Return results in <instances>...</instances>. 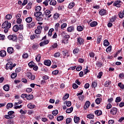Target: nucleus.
Returning <instances> with one entry per match:
<instances>
[{
    "instance_id": "20e7f679",
    "label": "nucleus",
    "mask_w": 124,
    "mask_h": 124,
    "mask_svg": "<svg viewBox=\"0 0 124 124\" xmlns=\"http://www.w3.org/2000/svg\"><path fill=\"white\" fill-rule=\"evenodd\" d=\"M70 38V36L69 35H65L62 38V43H64V44H67V43H68V40Z\"/></svg>"
},
{
    "instance_id": "f257e3e1",
    "label": "nucleus",
    "mask_w": 124,
    "mask_h": 124,
    "mask_svg": "<svg viewBox=\"0 0 124 124\" xmlns=\"http://www.w3.org/2000/svg\"><path fill=\"white\" fill-rule=\"evenodd\" d=\"M2 29H5L4 31L5 33H7L8 32V29L11 28V23L9 22L8 21H5L3 23H2Z\"/></svg>"
},
{
    "instance_id": "c756f323",
    "label": "nucleus",
    "mask_w": 124,
    "mask_h": 124,
    "mask_svg": "<svg viewBox=\"0 0 124 124\" xmlns=\"http://www.w3.org/2000/svg\"><path fill=\"white\" fill-rule=\"evenodd\" d=\"M96 65L97 67H101L103 65V63L101 62L97 61L96 62Z\"/></svg>"
},
{
    "instance_id": "3c124183",
    "label": "nucleus",
    "mask_w": 124,
    "mask_h": 124,
    "mask_svg": "<svg viewBox=\"0 0 124 124\" xmlns=\"http://www.w3.org/2000/svg\"><path fill=\"white\" fill-rule=\"evenodd\" d=\"M71 122H72V119H71V118H68L66 119V124H70V123H71Z\"/></svg>"
},
{
    "instance_id": "0e129e2a",
    "label": "nucleus",
    "mask_w": 124,
    "mask_h": 124,
    "mask_svg": "<svg viewBox=\"0 0 124 124\" xmlns=\"http://www.w3.org/2000/svg\"><path fill=\"white\" fill-rule=\"evenodd\" d=\"M35 10L36 12H39L41 10V7L40 6H37L35 7Z\"/></svg>"
},
{
    "instance_id": "dca6fc26",
    "label": "nucleus",
    "mask_w": 124,
    "mask_h": 124,
    "mask_svg": "<svg viewBox=\"0 0 124 124\" xmlns=\"http://www.w3.org/2000/svg\"><path fill=\"white\" fill-rule=\"evenodd\" d=\"M0 56L1 58H4L6 56V51L3 50L0 51Z\"/></svg>"
},
{
    "instance_id": "49530a36",
    "label": "nucleus",
    "mask_w": 124,
    "mask_h": 124,
    "mask_svg": "<svg viewBox=\"0 0 124 124\" xmlns=\"http://www.w3.org/2000/svg\"><path fill=\"white\" fill-rule=\"evenodd\" d=\"M122 101V98L121 97H117L115 99V102L118 103V102H121Z\"/></svg>"
},
{
    "instance_id": "2eb2a0df",
    "label": "nucleus",
    "mask_w": 124,
    "mask_h": 124,
    "mask_svg": "<svg viewBox=\"0 0 124 124\" xmlns=\"http://www.w3.org/2000/svg\"><path fill=\"white\" fill-rule=\"evenodd\" d=\"M7 52L9 54H13L14 53V48L12 47H9L7 48Z\"/></svg>"
},
{
    "instance_id": "774afa93",
    "label": "nucleus",
    "mask_w": 124,
    "mask_h": 124,
    "mask_svg": "<svg viewBox=\"0 0 124 124\" xmlns=\"http://www.w3.org/2000/svg\"><path fill=\"white\" fill-rule=\"evenodd\" d=\"M49 78H50V77H49V76H48L47 75H45L42 77V78L44 80H48V79H49Z\"/></svg>"
},
{
    "instance_id": "680f3d73",
    "label": "nucleus",
    "mask_w": 124,
    "mask_h": 124,
    "mask_svg": "<svg viewBox=\"0 0 124 124\" xmlns=\"http://www.w3.org/2000/svg\"><path fill=\"white\" fill-rule=\"evenodd\" d=\"M111 51H112V46H109L107 48L106 52H111Z\"/></svg>"
},
{
    "instance_id": "a18cd8bd",
    "label": "nucleus",
    "mask_w": 124,
    "mask_h": 124,
    "mask_svg": "<svg viewBox=\"0 0 124 124\" xmlns=\"http://www.w3.org/2000/svg\"><path fill=\"white\" fill-rule=\"evenodd\" d=\"M116 18H117V16H112L110 19V22H111V23H114V22H115V21H116Z\"/></svg>"
},
{
    "instance_id": "bb28decb",
    "label": "nucleus",
    "mask_w": 124,
    "mask_h": 124,
    "mask_svg": "<svg viewBox=\"0 0 124 124\" xmlns=\"http://www.w3.org/2000/svg\"><path fill=\"white\" fill-rule=\"evenodd\" d=\"M112 84V82L110 80H107L105 82L104 87H109V85Z\"/></svg>"
},
{
    "instance_id": "ea45409f",
    "label": "nucleus",
    "mask_w": 124,
    "mask_h": 124,
    "mask_svg": "<svg viewBox=\"0 0 124 124\" xmlns=\"http://www.w3.org/2000/svg\"><path fill=\"white\" fill-rule=\"evenodd\" d=\"M33 95L32 94H29V95H27V99L28 100H31V99H33Z\"/></svg>"
},
{
    "instance_id": "58836bf2",
    "label": "nucleus",
    "mask_w": 124,
    "mask_h": 124,
    "mask_svg": "<svg viewBox=\"0 0 124 124\" xmlns=\"http://www.w3.org/2000/svg\"><path fill=\"white\" fill-rule=\"evenodd\" d=\"M109 45H110V43H109L108 40H105L104 41V46L107 47V46H109Z\"/></svg>"
},
{
    "instance_id": "a19ab883",
    "label": "nucleus",
    "mask_w": 124,
    "mask_h": 124,
    "mask_svg": "<svg viewBox=\"0 0 124 124\" xmlns=\"http://www.w3.org/2000/svg\"><path fill=\"white\" fill-rule=\"evenodd\" d=\"M83 30H84L83 27L80 25L78 26L77 28V30L78 31H82Z\"/></svg>"
},
{
    "instance_id": "f704fd0d",
    "label": "nucleus",
    "mask_w": 124,
    "mask_h": 124,
    "mask_svg": "<svg viewBox=\"0 0 124 124\" xmlns=\"http://www.w3.org/2000/svg\"><path fill=\"white\" fill-rule=\"evenodd\" d=\"M49 4L50 5H53V6H55V5L57 4V1L56 0H51L50 1Z\"/></svg>"
},
{
    "instance_id": "6e6552de",
    "label": "nucleus",
    "mask_w": 124,
    "mask_h": 124,
    "mask_svg": "<svg viewBox=\"0 0 124 124\" xmlns=\"http://www.w3.org/2000/svg\"><path fill=\"white\" fill-rule=\"evenodd\" d=\"M99 14H100L101 16H104V15H107V14H108V11L105 9H102L99 12Z\"/></svg>"
},
{
    "instance_id": "39448f33",
    "label": "nucleus",
    "mask_w": 124,
    "mask_h": 124,
    "mask_svg": "<svg viewBox=\"0 0 124 124\" xmlns=\"http://www.w3.org/2000/svg\"><path fill=\"white\" fill-rule=\"evenodd\" d=\"M77 45H78L79 46H81V45H84V40L80 37H79L77 38Z\"/></svg>"
},
{
    "instance_id": "603ef678",
    "label": "nucleus",
    "mask_w": 124,
    "mask_h": 124,
    "mask_svg": "<svg viewBox=\"0 0 124 124\" xmlns=\"http://www.w3.org/2000/svg\"><path fill=\"white\" fill-rule=\"evenodd\" d=\"M79 51H80V49L79 48H76L73 50V54H78Z\"/></svg>"
},
{
    "instance_id": "aec40b11",
    "label": "nucleus",
    "mask_w": 124,
    "mask_h": 124,
    "mask_svg": "<svg viewBox=\"0 0 124 124\" xmlns=\"http://www.w3.org/2000/svg\"><path fill=\"white\" fill-rule=\"evenodd\" d=\"M25 21L30 24V23H31V22H32V17L31 16L28 17L26 18Z\"/></svg>"
},
{
    "instance_id": "4c0bfd02",
    "label": "nucleus",
    "mask_w": 124,
    "mask_h": 124,
    "mask_svg": "<svg viewBox=\"0 0 124 124\" xmlns=\"http://www.w3.org/2000/svg\"><path fill=\"white\" fill-rule=\"evenodd\" d=\"M31 5H32V3H31V2H29L26 6L27 9H31Z\"/></svg>"
},
{
    "instance_id": "a211bd4d",
    "label": "nucleus",
    "mask_w": 124,
    "mask_h": 124,
    "mask_svg": "<svg viewBox=\"0 0 124 124\" xmlns=\"http://www.w3.org/2000/svg\"><path fill=\"white\" fill-rule=\"evenodd\" d=\"M51 61L49 60H45L44 62L45 65H47V66H50V65H51Z\"/></svg>"
},
{
    "instance_id": "f03ea898",
    "label": "nucleus",
    "mask_w": 124,
    "mask_h": 124,
    "mask_svg": "<svg viewBox=\"0 0 124 124\" xmlns=\"http://www.w3.org/2000/svg\"><path fill=\"white\" fill-rule=\"evenodd\" d=\"M8 39L9 40H12V41L17 42L18 40V37L16 34L9 35L8 36Z\"/></svg>"
},
{
    "instance_id": "5701e85b",
    "label": "nucleus",
    "mask_w": 124,
    "mask_h": 124,
    "mask_svg": "<svg viewBox=\"0 0 124 124\" xmlns=\"http://www.w3.org/2000/svg\"><path fill=\"white\" fill-rule=\"evenodd\" d=\"M13 30L15 32H17L19 31V26L17 25H15L13 28Z\"/></svg>"
},
{
    "instance_id": "de8ad7c7",
    "label": "nucleus",
    "mask_w": 124,
    "mask_h": 124,
    "mask_svg": "<svg viewBox=\"0 0 124 124\" xmlns=\"http://www.w3.org/2000/svg\"><path fill=\"white\" fill-rule=\"evenodd\" d=\"M23 39H24V37L23 36V34H22L21 33H20L18 36V40L19 41H22Z\"/></svg>"
},
{
    "instance_id": "09e8293b",
    "label": "nucleus",
    "mask_w": 124,
    "mask_h": 124,
    "mask_svg": "<svg viewBox=\"0 0 124 124\" xmlns=\"http://www.w3.org/2000/svg\"><path fill=\"white\" fill-rule=\"evenodd\" d=\"M63 116H58L57 118V120L58 121V122H61V121H62V120H63Z\"/></svg>"
},
{
    "instance_id": "79ce46f5",
    "label": "nucleus",
    "mask_w": 124,
    "mask_h": 124,
    "mask_svg": "<svg viewBox=\"0 0 124 124\" xmlns=\"http://www.w3.org/2000/svg\"><path fill=\"white\" fill-rule=\"evenodd\" d=\"M35 60L36 62H40V60H41V55L40 54H38L37 57L35 58Z\"/></svg>"
},
{
    "instance_id": "c03bdc74",
    "label": "nucleus",
    "mask_w": 124,
    "mask_h": 124,
    "mask_svg": "<svg viewBox=\"0 0 124 124\" xmlns=\"http://www.w3.org/2000/svg\"><path fill=\"white\" fill-rule=\"evenodd\" d=\"M52 115H53V116H57V115L59 114V110H58L57 109L53 110L52 112Z\"/></svg>"
},
{
    "instance_id": "2f4dec72",
    "label": "nucleus",
    "mask_w": 124,
    "mask_h": 124,
    "mask_svg": "<svg viewBox=\"0 0 124 124\" xmlns=\"http://www.w3.org/2000/svg\"><path fill=\"white\" fill-rule=\"evenodd\" d=\"M72 111H73V107H72L69 108H67L66 110V113H67V114H70V113H71Z\"/></svg>"
},
{
    "instance_id": "9b49d317",
    "label": "nucleus",
    "mask_w": 124,
    "mask_h": 124,
    "mask_svg": "<svg viewBox=\"0 0 124 124\" xmlns=\"http://www.w3.org/2000/svg\"><path fill=\"white\" fill-rule=\"evenodd\" d=\"M27 27L28 29H32L34 27H35V22H32L31 23L27 24Z\"/></svg>"
},
{
    "instance_id": "7ed1b4c3",
    "label": "nucleus",
    "mask_w": 124,
    "mask_h": 124,
    "mask_svg": "<svg viewBox=\"0 0 124 124\" xmlns=\"http://www.w3.org/2000/svg\"><path fill=\"white\" fill-rule=\"evenodd\" d=\"M26 75L29 79H31L32 81H34L35 80V75H32L31 73V72H27L26 73Z\"/></svg>"
},
{
    "instance_id": "6e6d98bb",
    "label": "nucleus",
    "mask_w": 124,
    "mask_h": 124,
    "mask_svg": "<svg viewBox=\"0 0 124 124\" xmlns=\"http://www.w3.org/2000/svg\"><path fill=\"white\" fill-rule=\"evenodd\" d=\"M118 87L120 88L122 90H124V85L122 83V82H120L118 84Z\"/></svg>"
},
{
    "instance_id": "b1692460",
    "label": "nucleus",
    "mask_w": 124,
    "mask_h": 124,
    "mask_svg": "<svg viewBox=\"0 0 124 124\" xmlns=\"http://www.w3.org/2000/svg\"><path fill=\"white\" fill-rule=\"evenodd\" d=\"M119 17L120 19H123L124 17V13L123 11H120L118 14Z\"/></svg>"
},
{
    "instance_id": "473e14b6",
    "label": "nucleus",
    "mask_w": 124,
    "mask_h": 124,
    "mask_svg": "<svg viewBox=\"0 0 124 124\" xmlns=\"http://www.w3.org/2000/svg\"><path fill=\"white\" fill-rule=\"evenodd\" d=\"M9 89H10V87L9 85L6 84L5 85L3 86V90L5 91V92H8V91H9Z\"/></svg>"
},
{
    "instance_id": "5fc2aeb1",
    "label": "nucleus",
    "mask_w": 124,
    "mask_h": 124,
    "mask_svg": "<svg viewBox=\"0 0 124 124\" xmlns=\"http://www.w3.org/2000/svg\"><path fill=\"white\" fill-rule=\"evenodd\" d=\"M51 1V0H45L44 2H43V4L45 5V6H48L49 2Z\"/></svg>"
},
{
    "instance_id": "0eeeda50",
    "label": "nucleus",
    "mask_w": 124,
    "mask_h": 124,
    "mask_svg": "<svg viewBox=\"0 0 124 124\" xmlns=\"http://www.w3.org/2000/svg\"><path fill=\"white\" fill-rule=\"evenodd\" d=\"M41 31H42V26H38L37 29L35 30V33L36 34H40L41 33Z\"/></svg>"
},
{
    "instance_id": "6ab92c4d",
    "label": "nucleus",
    "mask_w": 124,
    "mask_h": 124,
    "mask_svg": "<svg viewBox=\"0 0 124 124\" xmlns=\"http://www.w3.org/2000/svg\"><path fill=\"white\" fill-rule=\"evenodd\" d=\"M74 6H75V3L74 2H71L69 4L68 8H69V9H72Z\"/></svg>"
},
{
    "instance_id": "ddd939ff",
    "label": "nucleus",
    "mask_w": 124,
    "mask_h": 124,
    "mask_svg": "<svg viewBox=\"0 0 124 124\" xmlns=\"http://www.w3.org/2000/svg\"><path fill=\"white\" fill-rule=\"evenodd\" d=\"M12 64H13V63L12 62H8L5 66V68L6 69V70H8V69H10L11 67H12Z\"/></svg>"
},
{
    "instance_id": "412c9836",
    "label": "nucleus",
    "mask_w": 124,
    "mask_h": 124,
    "mask_svg": "<svg viewBox=\"0 0 124 124\" xmlns=\"http://www.w3.org/2000/svg\"><path fill=\"white\" fill-rule=\"evenodd\" d=\"M97 25H98L97 22L93 21L90 23V27H91L92 28H93L94 27H96Z\"/></svg>"
},
{
    "instance_id": "69168bd1",
    "label": "nucleus",
    "mask_w": 124,
    "mask_h": 124,
    "mask_svg": "<svg viewBox=\"0 0 124 124\" xmlns=\"http://www.w3.org/2000/svg\"><path fill=\"white\" fill-rule=\"evenodd\" d=\"M92 88H96L97 87V83H96V82H93L92 84Z\"/></svg>"
},
{
    "instance_id": "f3484780",
    "label": "nucleus",
    "mask_w": 124,
    "mask_h": 124,
    "mask_svg": "<svg viewBox=\"0 0 124 124\" xmlns=\"http://www.w3.org/2000/svg\"><path fill=\"white\" fill-rule=\"evenodd\" d=\"M27 107L29 109H34V108H35L36 106L35 105H33L32 103H30L27 105Z\"/></svg>"
},
{
    "instance_id": "1a4fd4ad",
    "label": "nucleus",
    "mask_w": 124,
    "mask_h": 124,
    "mask_svg": "<svg viewBox=\"0 0 124 124\" xmlns=\"http://www.w3.org/2000/svg\"><path fill=\"white\" fill-rule=\"evenodd\" d=\"M117 112H118V108H112L110 109V114H111V115H113V116L116 115Z\"/></svg>"
},
{
    "instance_id": "cd10ccee",
    "label": "nucleus",
    "mask_w": 124,
    "mask_h": 124,
    "mask_svg": "<svg viewBox=\"0 0 124 124\" xmlns=\"http://www.w3.org/2000/svg\"><path fill=\"white\" fill-rule=\"evenodd\" d=\"M94 112L95 115H97V116H101V115H102V111L101 110H96Z\"/></svg>"
},
{
    "instance_id": "13d9d810",
    "label": "nucleus",
    "mask_w": 124,
    "mask_h": 124,
    "mask_svg": "<svg viewBox=\"0 0 124 124\" xmlns=\"http://www.w3.org/2000/svg\"><path fill=\"white\" fill-rule=\"evenodd\" d=\"M59 17H60V14L58 13L55 14L53 16V18L54 19V20H57V19H58Z\"/></svg>"
},
{
    "instance_id": "4be33fe9",
    "label": "nucleus",
    "mask_w": 124,
    "mask_h": 124,
    "mask_svg": "<svg viewBox=\"0 0 124 124\" xmlns=\"http://www.w3.org/2000/svg\"><path fill=\"white\" fill-rule=\"evenodd\" d=\"M74 121L75 124H78L79 121H80V118L77 117V116H75Z\"/></svg>"
},
{
    "instance_id": "a878e982",
    "label": "nucleus",
    "mask_w": 124,
    "mask_h": 124,
    "mask_svg": "<svg viewBox=\"0 0 124 124\" xmlns=\"http://www.w3.org/2000/svg\"><path fill=\"white\" fill-rule=\"evenodd\" d=\"M102 101V98H97L95 100V102L96 104H97V105H99L100 102H101Z\"/></svg>"
},
{
    "instance_id": "4d7b16f0",
    "label": "nucleus",
    "mask_w": 124,
    "mask_h": 124,
    "mask_svg": "<svg viewBox=\"0 0 124 124\" xmlns=\"http://www.w3.org/2000/svg\"><path fill=\"white\" fill-rule=\"evenodd\" d=\"M5 18L7 19V20H11V18H12V15H7Z\"/></svg>"
},
{
    "instance_id": "c85d7f7f",
    "label": "nucleus",
    "mask_w": 124,
    "mask_h": 124,
    "mask_svg": "<svg viewBox=\"0 0 124 124\" xmlns=\"http://www.w3.org/2000/svg\"><path fill=\"white\" fill-rule=\"evenodd\" d=\"M62 54L63 55V56H67L69 57V55H68V50H64L63 51H62Z\"/></svg>"
},
{
    "instance_id": "c9c22d12",
    "label": "nucleus",
    "mask_w": 124,
    "mask_h": 124,
    "mask_svg": "<svg viewBox=\"0 0 124 124\" xmlns=\"http://www.w3.org/2000/svg\"><path fill=\"white\" fill-rule=\"evenodd\" d=\"M28 65L29 67L32 68V67H34V62H33V61H31L28 63Z\"/></svg>"
},
{
    "instance_id": "338daca9",
    "label": "nucleus",
    "mask_w": 124,
    "mask_h": 124,
    "mask_svg": "<svg viewBox=\"0 0 124 124\" xmlns=\"http://www.w3.org/2000/svg\"><path fill=\"white\" fill-rule=\"evenodd\" d=\"M17 77V74L16 73H12L11 76V78L12 79H14V78H16Z\"/></svg>"
},
{
    "instance_id": "864d4df0",
    "label": "nucleus",
    "mask_w": 124,
    "mask_h": 124,
    "mask_svg": "<svg viewBox=\"0 0 124 124\" xmlns=\"http://www.w3.org/2000/svg\"><path fill=\"white\" fill-rule=\"evenodd\" d=\"M36 20L38 22H41L43 21V17L41 16H38L36 17Z\"/></svg>"
},
{
    "instance_id": "9d476101",
    "label": "nucleus",
    "mask_w": 124,
    "mask_h": 124,
    "mask_svg": "<svg viewBox=\"0 0 124 124\" xmlns=\"http://www.w3.org/2000/svg\"><path fill=\"white\" fill-rule=\"evenodd\" d=\"M49 42V40H46L45 41H44L43 42H41L39 45L40 46V47H42L43 46H45V45H47V44H48Z\"/></svg>"
},
{
    "instance_id": "4468645a",
    "label": "nucleus",
    "mask_w": 124,
    "mask_h": 124,
    "mask_svg": "<svg viewBox=\"0 0 124 124\" xmlns=\"http://www.w3.org/2000/svg\"><path fill=\"white\" fill-rule=\"evenodd\" d=\"M90 106H91V102L89 101H86L84 106V110H87V109H88Z\"/></svg>"
},
{
    "instance_id": "8fccbe9b",
    "label": "nucleus",
    "mask_w": 124,
    "mask_h": 124,
    "mask_svg": "<svg viewBox=\"0 0 124 124\" xmlns=\"http://www.w3.org/2000/svg\"><path fill=\"white\" fill-rule=\"evenodd\" d=\"M87 118H88V119H90V120H92L94 118V115L93 114H88L87 116Z\"/></svg>"
},
{
    "instance_id": "052dcab7",
    "label": "nucleus",
    "mask_w": 124,
    "mask_h": 124,
    "mask_svg": "<svg viewBox=\"0 0 124 124\" xmlns=\"http://www.w3.org/2000/svg\"><path fill=\"white\" fill-rule=\"evenodd\" d=\"M69 97V94L68 93H66L65 95L63 97L62 100H65V99H67Z\"/></svg>"
},
{
    "instance_id": "bf43d9fd",
    "label": "nucleus",
    "mask_w": 124,
    "mask_h": 124,
    "mask_svg": "<svg viewBox=\"0 0 124 124\" xmlns=\"http://www.w3.org/2000/svg\"><path fill=\"white\" fill-rule=\"evenodd\" d=\"M53 31H54V29L53 28H51L49 30L48 33V36H51L52 35V32Z\"/></svg>"
},
{
    "instance_id": "e2e57ef3",
    "label": "nucleus",
    "mask_w": 124,
    "mask_h": 124,
    "mask_svg": "<svg viewBox=\"0 0 124 124\" xmlns=\"http://www.w3.org/2000/svg\"><path fill=\"white\" fill-rule=\"evenodd\" d=\"M102 75H103V72H100L98 73V74L97 77V78H99V79H100V78H101V77H102Z\"/></svg>"
},
{
    "instance_id": "f8f14e48",
    "label": "nucleus",
    "mask_w": 124,
    "mask_h": 124,
    "mask_svg": "<svg viewBox=\"0 0 124 124\" xmlns=\"http://www.w3.org/2000/svg\"><path fill=\"white\" fill-rule=\"evenodd\" d=\"M45 15H46V16H48L47 18H51V17H52V14H51V11L49 10L45 11Z\"/></svg>"
},
{
    "instance_id": "72a5a7b5",
    "label": "nucleus",
    "mask_w": 124,
    "mask_h": 124,
    "mask_svg": "<svg viewBox=\"0 0 124 124\" xmlns=\"http://www.w3.org/2000/svg\"><path fill=\"white\" fill-rule=\"evenodd\" d=\"M101 40H102V36L99 35L97 39V44H100Z\"/></svg>"
},
{
    "instance_id": "7c9ffc66",
    "label": "nucleus",
    "mask_w": 124,
    "mask_h": 124,
    "mask_svg": "<svg viewBox=\"0 0 124 124\" xmlns=\"http://www.w3.org/2000/svg\"><path fill=\"white\" fill-rule=\"evenodd\" d=\"M67 31L68 32H72V31H74V27L73 26H70L67 28Z\"/></svg>"
},
{
    "instance_id": "e433bc0d",
    "label": "nucleus",
    "mask_w": 124,
    "mask_h": 124,
    "mask_svg": "<svg viewBox=\"0 0 124 124\" xmlns=\"http://www.w3.org/2000/svg\"><path fill=\"white\" fill-rule=\"evenodd\" d=\"M12 107H13V103H9L6 105V108L8 109L10 108H12Z\"/></svg>"
},
{
    "instance_id": "423d86ee",
    "label": "nucleus",
    "mask_w": 124,
    "mask_h": 124,
    "mask_svg": "<svg viewBox=\"0 0 124 124\" xmlns=\"http://www.w3.org/2000/svg\"><path fill=\"white\" fill-rule=\"evenodd\" d=\"M123 4V2L121 0H116L113 3V6H116V7H121Z\"/></svg>"
},
{
    "instance_id": "393cba45",
    "label": "nucleus",
    "mask_w": 124,
    "mask_h": 124,
    "mask_svg": "<svg viewBox=\"0 0 124 124\" xmlns=\"http://www.w3.org/2000/svg\"><path fill=\"white\" fill-rule=\"evenodd\" d=\"M34 16L35 17H39L40 16H41V15H42V12H36L35 13H34Z\"/></svg>"
},
{
    "instance_id": "37998d69",
    "label": "nucleus",
    "mask_w": 124,
    "mask_h": 124,
    "mask_svg": "<svg viewBox=\"0 0 124 124\" xmlns=\"http://www.w3.org/2000/svg\"><path fill=\"white\" fill-rule=\"evenodd\" d=\"M15 117V116H10L8 114L4 115V118H5V119H7V120H9L10 119H13V118H14Z\"/></svg>"
}]
</instances>
